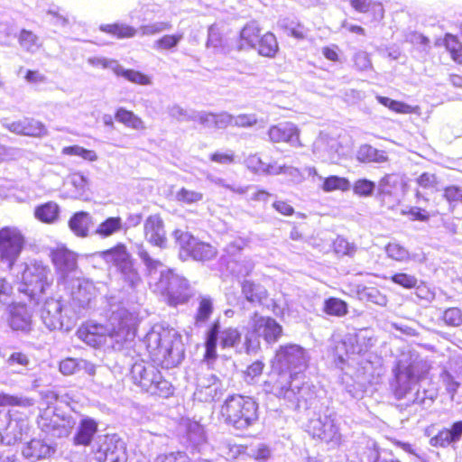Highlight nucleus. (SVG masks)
Returning a JSON list of instances; mask_svg holds the SVG:
<instances>
[{
    "label": "nucleus",
    "mask_w": 462,
    "mask_h": 462,
    "mask_svg": "<svg viewBox=\"0 0 462 462\" xmlns=\"http://www.w3.org/2000/svg\"><path fill=\"white\" fill-rule=\"evenodd\" d=\"M310 355L296 344L281 346L272 360V374L264 383V391L298 406L313 397L311 385L304 381Z\"/></svg>",
    "instance_id": "f257e3e1"
},
{
    "label": "nucleus",
    "mask_w": 462,
    "mask_h": 462,
    "mask_svg": "<svg viewBox=\"0 0 462 462\" xmlns=\"http://www.w3.org/2000/svg\"><path fill=\"white\" fill-rule=\"evenodd\" d=\"M138 321L135 310L119 307L112 310L106 325L87 322L77 330V336L96 348L121 350L134 338Z\"/></svg>",
    "instance_id": "f03ea898"
},
{
    "label": "nucleus",
    "mask_w": 462,
    "mask_h": 462,
    "mask_svg": "<svg viewBox=\"0 0 462 462\" xmlns=\"http://www.w3.org/2000/svg\"><path fill=\"white\" fill-rule=\"evenodd\" d=\"M138 256L146 267L149 284L154 291L167 297L171 306H177L188 301L190 297L187 281L166 268L162 262L150 256L143 245L138 248Z\"/></svg>",
    "instance_id": "7ed1b4c3"
},
{
    "label": "nucleus",
    "mask_w": 462,
    "mask_h": 462,
    "mask_svg": "<svg viewBox=\"0 0 462 462\" xmlns=\"http://www.w3.org/2000/svg\"><path fill=\"white\" fill-rule=\"evenodd\" d=\"M143 343L153 362L164 368L177 366L184 357L181 335L173 328L155 324L145 335Z\"/></svg>",
    "instance_id": "20e7f679"
},
{
    "label": "nucleus",
    "mask_w": 462,
    "mask_h": 462,
    "mask_svg": "<svg viewBox=\"0 0 462 462\" xmlns=\"http://www.w3.org/2000/svg\"><path fill=\"white\" fill-rule=\"evenodd\" d=\"M430 368L429 363L418 356L412 359L409 365H405L402 360H400L395 370V383L393 384L395 396L398 399H402L416 390L412 401L414 402H424V398L420 399L417 386L419 381L426 376Z\"/></svg>",
    "instance_id": "39448f33"
},
{
    "label": "nucleus",
    "mask_w": 462,
    "mask_h": 462,
    "mask_svg": "<svg viewBox=\"0 0 462 462\" xmlns=\"http://www.w3.org/2000/svg\"><path fill=\"white\" fill-rule=\"evenodd\" d=\"M224 420L237 430H245L258 420V404L249 396H228L220 411Z\"/></svg>",
    "instance_id": "423d86ee"
},
{
    "label": "nucleus",
    "mask_w": 462,
    "mask_h": 462,
    "mask_svg": "<svg viewBox=\"0 0 462 462\" xmlns=\"http://www.w3.org/2000/svg\"><path fill=\"white\" fill-rule=\"evenodd\" d=\"M131 376L134 384L151 394L168 397L173 393L170 382L163 379L160 371L149 362H135L131 369Z\"/></svg>",
    "instance_id": "0eeeda50"
},
{
    "label": "nucleus",
    "mask_w": 462,
    "mask_h": 462,
    "mask_svg": "<svg viewBox=\"0 0 462 462\" xmlns=\"http://www.w3.org/2000/svg\"><path fill=\"white\" fill-rule=\"evenodd\" d=\"M42 406H46L41 412L38 425L47 436L52 438H63L70 433L75 425V421L70 417L60 416L51 410V405L55 403L58 395L52 391H47L42 393Z\"/></svg>",
    "instance_id": "6e6552de"
},
{
    "label": "nucleus",
    "mask_w": 462,
    "mask_h": 462,
    "mask_svg": "<svg viewBox=\"0 0 462 462\" xmlns=\"http://www.w3.org/2000/svg\"><path fill=\"white\" fill-rule=\"evenodd\" d=\"M40 317L49 330H71L78 319V310L63 304L60 299L51 298L44 301Z\"/></svg>",
    "instance_id": "1a4fd4ad"
},
{
    "label": "nucleus",
    "mask_w": 462,
    "mask_h": 462,
    "mask_svg": "<svg viewBox=\"0 0 462 462\" xmlns=\"http://www.w3.org/2000/svg\"><path fill=\"white\" fill-rule=\"evenodd\" d=\"M20 292L28 295L31 299L39 300V297L49 288L53 278L50 268L41 261H30L25 263L21 276Z\"/></svg>",
    "instance_id": "9d476101"
},
{
    "label": "nucleus",
    "mask_w": 462,
    "mask_h": 462,
    "mask_svg": "<svg viewBox=\"0 0 462 462\" xmlns=\"http://www.w3.org/2000/svg\"><path fill=\"white\" fill-rule=\"evenodd\" d=\"M376 339L371 329L362 328L346 333L335 346V355L341 363L367 353L375 344Z\"/></svg>",
    "instance_id": "9b49d317"
},
{
    "label": "nucleus",
    "mask_w": 462,
    "mask_h": 462,
    "mask_svg": "<svg viewBox=\"0 0 462 462\" xmlns=\"http://www.w3.org/2000/svg\"><path fill=\"white\" fill-rule=\"evenodd\" d=\"M25 239L16 226H4L0 229V260L11 268L18 259Z\"/></svg>",
    "instance_id": "f8f14e48"
},
{
    "label": "nucleus",
    "mask_w": 462,
    "mask_h": 462,
    "mask_svg": "<svg viewBox=\"0 0 462 462\" xmlns=\"http://www.w3.org/2000/svg\"><path fill=\"white\" fill-rule=\"evenodd\" d=\"M29 431V422L25 417L14 411L5 413L0 411V441L5 445H14Z\"/></svg>",
    "instance_id": "ddd939ff"
},
{
    "label": "nucleus",
    "mask_w": 462,
    "mask_h": 462,
    "mask_svg": "<svg viewBox=\"0 0 462 462\" xmlns=\"http://www.w3.org/2000/svg\"><path fill=\"white\" fill-rule=\"evenodd\" d=\"M50 257L57 273L59 284L68 283L76 275L81 274L78 268L77 254L64 246L52 249Z\"/></svg>",
    "instance_id": "4468645a"
},
{
    "label": "nucleus",
    "mask_w": 462,
    "mask_h": 462,
    "mask_svg": "<svg viewBox=\"0 0 462 462\" xmlns=\"http://www.w3.org/2000/svg\"><path fill=\"white\" fill-rule=\"evenodd\" d=\"M240 333L236 328H226L220 330L218 321H216L207 333L205 358L209 361L217 356V345L222 348L234 347L240 342Z\"/></svg>",
    "instance_id": "2eb2a0df"
},
{
    "label": "nucleus",
    "mask_w": 462,
    "mask_h": 462,
    "mask_svg": "<svg viewBox=\"0 0 462 462\" xmlns=\"http://www.w3.org/2000/svg\"><path fill=\"white\" fill-rule=\"evenodd\" d=\"M94 457L97 462H126V445L116 435L104 436L98 439Z\"/></svg>",
    "instance_id": "dca6fc26"
},
{
    "label": "nucleus",
    "mask_w": 462,
    "mask_h": 462,
    "mask_svg": "<svg viewBox=\"0 0 462 462\" xmlns=\"http://www.w3.org/2000/svg\"><path fill=\"white\" fill-rule=\"evenodd\" d=\"M195 400L202 402H211L223 395V386L219 378L209 370L201 369L197 374Z\"/></svg>",
    "instance_id": "f3484780"
},
{
    "label": "nucleus",
    "mask_w": 462,
    "mask_h": 462,
    "mask_svg": "<svg viewBox=\"0 0 462 462\" xmlns=\"http://www.w3.org/2000/svg\"><path fill=\"white\" fill-rule=\"evenodd\" d=\"M173 236L180 249L195 260L208 261L217 254L215 247L198 240L189 232L177 229L174 231Z\"/></svg>",
    "instance_id": "a211bd4d"
},
{
    "label": "nucleus",
    "mask_w": 462,
    "mask_h": 462,
    "mask_svg": "<svg viewBox=\"0 0 462 462\" xmlns=\"http://www.w3.org/2000/svg\"><path fill=\"white\" fill-rule=\"evenodd\" d=\"M282 327L270 317L260 316L254 312L246 326V337H263L268 343H274L281 337Z\"/></svg>",
    "instance_id": "6ab92c4d"
},
{
    "label": "nucleus",
    "mask_w": 462,
    "mask_h": 462,
    "mask_svg": "<svg viewBox=\"0 0 462 462\" xmlns=\"http://www.w3.org/2000/svg\"><path fill=\"white\" fill-rule=\"evenodd\" d=\"M65 290H67L70 295L72 304V310H77L78 313L80 309L87 307L91 300L96 296V287L93 282L89 281L81 276V274L76 275L68 282L63 283Z\"/></svg>",
    "instance_id": "aec40b11"
},
{
    "label": "nucleus",
    "mask_w": 462,
    "mask_h": 462,
    "mask_svg": "<svg viewBox=\"0 0 462 462\" xmlns=\"http://www.w3.org/2000/svg\"><path fill=\"white\" fill-rule=\"evenodd\" d=\"M404 192L405 184L399 175L389 174L379 181V199L388 208H393L398 206L404 196Z\"/></svg>",
    "instance_id": "412c9836"
},
{
    "label": "nucleus",
    "mask_w": 462,
    "mask_h": 462,
    "mask_svg": "<svg viewBox=\"0 0 462 462\" xmlns=\"http://www.w3.org/2000/svg\"><path fill=\"white\" fill-rule=\"evenodd\" d=\"M309 430L313 437L333 445H337L341 439V435L336 423V415L333 412H326L316 419L310 420Z\"/></svg>",
    "instance_id": "4be33fe9"
},
{
    "label": "nucleus",
    "mask_w": 462,
    "mask_h": 462,
    "mask_svg": "<svg viewBox=\"0 0 462 462\" xmlns=\"http://www.w3.org/2000/svg\"><path fill=\"white\" fill-rule=\"evenodd\" d=\"M268 136L272 143H287L294 147L302 146L300 140V129L291 122H283L271 126L268 130Z\"/></svg>",
    "instance_id": "5701e85b"
},
{
    "label": "nucleus",
    "mask_w": 462,
    "mask_h": 462,
    "mask_svg": "<svg viewBox=\"0 0 462 462\" xmlns=\"http://www.w3.org/2000/svg\"><path fill=\"white\" fill-rule=\"evenodd\" d=\"M143 234L145 240L152 245L160 248L166 246V232L163 220L160 215H151L144 220Z\"/></svg>",
    "instance_id": "b1692460"
},
{
    "label": "nucleus",
    "mask_w": 462,
    "mask_h": 462,
    "mask_svg": "<svg viewBox=\"0 0 462 462\" xmlns=\"http://www.w3.org/2000/svg\"><path fill=\"white\" fill-rule=\"evenodd\" d=\"M188 119L198 122L206 128L225 129L232 124V115L226 112L214 114L206 111L192 112Z\"/></svg>",
    "instance_id": "393cba45"
},
{
    "label": "nucleus",
    "mask_w": 462,
    "mask_h": 462,
    "mask_svg": "<svg viewBox=\"0 0 462 462\" xmlns=\"http://www.w3.org/2000/svg\"><path fill=\"white\" fill-rule=\"evenodd\" d=\"M462 438V420L454 422L449 429L444 428L430 439V444L435 448L454 446Z\"/></svg>",
    "instance_id": "a878e982"
},
{
    "label": "nucleus",
    "mask_w": 462,
    "mask_h": 462,
    "mask_svg": "<svg viewBox=\"0 0 462 462\" xmlns=\"http://www.w3.org/2000/svg\"><path fill=\"white\" fill-rule=\"evenodd\" d=\"M9 325L14 330L27 332L32 326V314L24 304L10 305Z\"/></svg>",
    "instance_id": "bb28decb"
},
{
    "label": "nucleus",
    "mask_w": 462,
    "mask_h": 462,
    "mask_svg": "<svg viewBox=\"0 0 462 462\" xmlns=\"http://www.w3.org/2000/svg\"><path fill=\"white\" fill-rule=\"evenodd\" d=\"M56 447L42 439H32L23 448V455L32 460L45 458L51 456Z\"/></svg>",
    "instance_id": "cd10ccee"
},
{
    "label": "nucleus",
    "mask_w": 462,
    "mask_h": 462,
    "mask_svg": "<svg viewBox=\"0 0 462 462\" xmlns=\"http://www.w3.org/2000/svg\"><path fill=\"white\" fill-rule=\"evenodd\" d=\"M64 192V198L80 199L88 188V180L80 172H74L69 175Z\"/></svg>",
    "instance_id": "c85d7f7f"
},
{
    "label": "nucleus",
    "mask_w": 462,
    "mask_h": 462,
    "mask_svg": "<svg viewBox=\"0 0 462 462\" xmlns=\"http://www.w3.org/2000/svg\"><path fill=\"white\" fill-rule=\"evenodd\" d=\"M60 371L64 375H71L84 371L88 375L96 374V365L85 359L65 358L60 363Z\"/></svg>",
    "instance_id": "c756f323"
},
{
    "label": "nucleus",
    "mask_w": 462,
    "mask_h": 462,
    "mask_svg": "<svg viewBox=\"0 0 462 462\" xmlns=\"http://www.w3.org/2000/svg\"><path fill=\"white\" fill-rule=\"evenodd\" d=\"M312 152L321 162H331L335 159V141L327 135H319L313 143Z\"/></svg>",
    "instance_id": "7c9ffc66"
},
{
    "label": "nucleus",
    "mask_w": 462,
    "mask_h": 462,
    "mask_svg": "<svg viewBox=\"0 0 462 462\" xmlns=\"http://www.w3.org/2000/svg\"><path fill=\"white\" fill-rule=\"evenodd\" d=\"M102 258L108 263L115 264L120 270H125L131 263L130 254L125 245L119 244L114 248L101 252Z\"/></svg>",
    "instance_id": "2f4dec72"
},
{
    "label": "nucleus",
    "mask_w": 462,
    "mask_h": 462,
    "mask_svg": "<svg viewBox=\"0 0 462 462\" xmlns=\"http://www.w3.org/2000/svg\"><path fill=\"white\" fill-rule=\"evenodd\" d=\"M92 217L88 212L75 213L69 221V229L79 237H87L89 233Z\"/></svg>",
    "instance_id": "473e14b6"
},
{
    "label": "nucleus",
    "mask_w": 462,
    "mask_h": 462,
    "mask_svg": "<svg viewBox=\"0 0 462 462\" xmlns=\"http://www.w3.org/2000/svg\"><path fill=\"white\" fill-rule=\"evenodd\" d=\"M384 251L388 258L396 262L408 263L410 261H416V254H411L406 247L395 241L387 244ZM423 260L424 257L417 259L419 262Z\"/></svg>",
    "instance_id": "72a5a7b5"
},
{
    "label": "nucleus",
    "mask_w": 462,
    "mask_h": 462,
    "mask_svg": "<svg viewBox=\"0 0 462 462\" xmlns=\"http://www.w3.org/2000/svg\"><path fill=\"white\" fill-rule=\"evenodd\" d=\"M125 225L120 217H109L96 228L95 234L101 238H107L124 231Z\"/></svg>",
    "instance_id": "f704fd0d"
},
{
    "label": "nucleus",
    "mask_w": 462,
    "mask_h": 462,
    "mask_svg": "<svg viewBox=\"0 0 462 462\" xmlns=\"http://www.w3.org/2000/svg\"><path fill=\"white\" fill-rule=\"evenodd\" d=\"M319 180L321 182L319 187L324 192H333L336 190H339L342 192L348 191L351 189L350 181L344 177H339L337 175H331L327 178L322 176H319Z\"/></svg>",
    "instance_id": "c9c22d12"
},
{
    "label": "nucleus",
    "mask_w": 462,
    "mask_h": 462,
    "mask_svg": "<svg viewBox=\"0 0 462 462\" xmlns=\"http://www.w3.org/2000/svg\"><path fill=\"white\" fill-rule=\"evenodd\" d=\"M97 430V422L89 418H85L80 421L79 430L74 438V441L77 445H88L95 433Z\"/></svg>",
    "instance_id": "e433bc0d"
},
{
    "label": "nucleus",
    "mask_w": 462,
    "mask_h": 462,
    "mask_svg": "<svg viewBox=\"0 0 462 462\" xmlns=\"http://www.w3.org/2000/svg\"><path fill=\"white\" fill-rule=\"evenodd\" d=\"M241 287L242 293L246 300L253 304H261L267 297V291L264 287L251 281H244Z\"/></svg>",
    "instance_id": "4c0bfd02"
},
{
    "label": "nucleus",
    "mask_w": 462,
    "mask_h": 462,
    "mask_svg": "<svg viewBox=\"0 0 462 462\" xmlns=\"http://www.w3.org/2000/svg\"><path fill=\"white\" fill-rule=\"evenodd\" d=\"M181 427L184 428L188 440L193 446H199L206 441V433L202 425L189 419L183 420Z\"/></svg>",
    "instance_id": "58836bf2"
},
{
    "label": "nucleus",
    "mask_w": 462,
    "mask_h": 462,
    "mask_svg": "<svg viewBox=\"0 0 462 462\" xmlns=\"http://www.w3.org/2000/svg\"><path fill=\"white\" fill-rule=\"evenodd\" d=\"M35 217L47 224L55 223L59 219L60 207L57 203L50 201L35 208Z\"/></svg>",
    "instance_id": "ea45409f"
},
{
    "label": "nucleus",
    "mask_w": 462,
    "mask_h": 462,
    "mask_svg": "<svg viewBox=\"0 0 462 462\" xmlns=\"http://www.w3.org/2000/svg\"><path fill=\"white\" fill-rule=\"evenodd\" d=\"M260 32L261 29L256 22L253 21L246 23L240 32V47L248 46L256 49Z\"/></svg>",
    "instance_id": "a19ab883"
},
{
    "label": "nucleus",
    "mask_w": 462,
    "mask_h": 462,
    "mask_svg": "<svg viewBox=\"0 0 462 462\" xmlns=\"http://www.w3.org/2000/svg\"><path fill=\"white\" fill-rule=\"evenodd\" d=\"M115 118L119 123H122L126 127L134 130H144L145 125L141 117L136 116L134 112L120 107L116 110Z\"/></svg>",
    "instance_id": "79ce46f5"
},
{
    "label": "nucleus",
    "mask_w": 462,
    "mask_h": 462,
    "mask_svg": "<svg viewBox=\"0 0 462 462\" xmlns=\"http://www.w3.org/2000/svg\"><path fill=\"white\" fill-rule=\"evenodd\" d=\"M256 48L260 55L268 58L274 57L279 50L275 35L272 32L263 34L259 38Z\"/></svg>",
    "instance_id": "37998d69"
},
{
    "label": "nucleus",
    "mask_w": 462,
    "mask_h": 462,
    "mask_svg": "<svg viewBox=\"0 0 462 462\" xmlns=\"http://www.w3.org/2000/svg\"><path fill=\"white\" fill-rule=\"evenodd\" d=\"M214 303L211 297L208 295L199 296V306L195 316L197 326L205 324L213 313Z\"/></svg>",
    "instance_id": "c03bdc74"
},
{
    "label": "nucleus",
    "mask_w": 462,
    "mask_h": 462,
    "mask_svg": "<svg viewBox=\"0 0 462 462\" xmlns=\"http://www.w3.org/2000/svg\"><path fill=\"white\" fill-rule=\"evenodd\" d=\"M458 369L459 370L444 371L440 376L446 390L451 395V398L454 397L462 382V366L459 365Z\"/></svg>",
    "instance_id": "a18cd8bd"
},
{
    "label": "nucleus",
    "mask_w": 462,
    "mask_h": 462,
    "mask_svg": "<svg viewBox=\"0 0 462 462\" xmlns=\"http://www.w3.org/2000/svg\"><path fill=\"white\" fill-rule=\"evenodd\" d=\"M100 30L119 39L132 38L135 36L138 32L137 29L126 23L106 24L102 25Z\"/></svg>",
    "instance_id": "49530a36"
},
{
    "label": "nucleus",
    "mask_w": 462,
    "mask_h": 462,
    "mask_svg": "<svg viewBox=\"0 0 462 462\" xmlns=\"http://www.w3.org/2000/svg\"><path fill=\"white\" fill-rule=\"evenodd\" d=\"M183 32L165 34L153 42L152 48L156 51H174L183 40Z\"/></svg>",
    "instance_id": "de8ad7c7"
},
{
    "label": "nucleus",
    "mask_w": 462,
    "mask_h": 462,
    "mask_svg": "<svg viewBox=\"0 0 462 462\" xmlns=\"http://www.w3.org/2000/svg\"><path fill=\"white\" fill-rule=\"evenodd\" d=\"M376 99L381 105L398 114H413L417 113L419 110L418 106H411L406 103L393 100L386 97L376 96Z\"/></svg>",
    "instance_id": "09e8293b"
},
{
    "label": "nucleus",
    "mask_w": 462,
    "mask_h": 462,
    "mask_svg": "<svg viewBox=\"0 0 462 462\" xmlns=\"http://www.w3.org/2000/svg\"><path fill=\"white\" fill-rule=\"evenodd\" d=\"M18 41L23 49L32 53L36 52L42 46L38 36L25 29L20 32Z\"/></svg>",
    "instance_id": "8fccbe9b"
},
{
    "label": "nucleus",
    "mask_w": 462,
    "mask_h": 462,
    "mask_svg": "<svg viewBox=\"0 0 462 462\" xmlns=\"http://www.w3.org/2000/svg\"><path fill=\"white\" fill-rule=\"evenodd\" d=\"M116 75L122 76L128 81L137 85L149 86L152 84V79L148 75L138 70L124 69L121 65L119 66Z\"/></svg>",
    "instance_id": "3c124183"
},
{
    "label": "nucleus",
    "mask_w": 462,
    "mask_h": 462,
    "mask_svg": "<svg viewBox=\"0 0 462 462\" xmlns=\"http://www.w3.org/2000/svg\"><path fill=\"white\" fill-rule=\"evenodd\" d=\"M358 295L361 300L370 301L379 306H385L388 301L387 297L374 287H364L358 291Z\"/></svg>",
    "instance_id": "603ef678"
},
{
    "label": "nucleus",
    "mask_w": 462,
    "mask_h": 462,
    "mask_svg": "<svg viewBox=\"0 0 462 462\" xmlns=\"http://www.w3.org/2000/svg\"><path fill=\"white\" fill-rule=\"evenodd\" d=\"M23 135L41 137L47 134V128L45 125L33 118L23 119Z\"/></svg>",
    "instance_id": "864d4df0"
},
{
    "label": "nucleus",
    "mask_w": 462,
    "mask_h": 462,
    "mask_svg": "<svg viewBox=\"0 0 462 462\" xmlns=\"http://www.w3.org/2000/svg\"><path fill=\"white\" fill-rule=\"evenodd\" d=\"M14 291L12 283L0 277V310L14 303Z\"/></svg>",
    "instance_id": "5fc2aeb1"
},
{
    "label": "nucleus",
    "mask_w": 462,
    "mask_h": 462,
    "mask_svg": "<svg viewBox=\"0 0 462 462\" xmlns=\"http://www.w3.org/2000/svg\"><path fill=\"white\" fill-rule=\"evenodd\" d=\"M324 310L328 315L344 316L347 312L345 301L337 298H329L325 301Z\"/></svg>",
    "instance_id": "6e6d98bb"
},
{
    "label": "nucleus",
    "mask_w": 462,
    "mask_h": 462,
    "mask_svg": "<svg viewBox=\"0 0 462 462\" xmlns=\"http://www.w3.org/2000/svg\"><path fill=\"white\" fill-rule=\"evenodd\" d=\"M175 199L178 202L189 205L201 201L203 194L187 188H181L176 192Z\"/></svg>",
    "instance_id": "4d7b16f0"
},
{
    "label": "nucleus",
    "mask_w": 462,
    "mask_h": 462,
    "mask_svg": "<svg viewBox=\"0 0 462 462\" xmlns=\"http://www.w3.org/2000/svg\"><path fill=\"white\" fill-rule=\"evenodd\" d=\"M444 43L452 59L457 62H462V44L457 37L452 34H446Z\"/></svg>",
    "instance_id": "13d9d810"
},
{
    "label": "nucleus",
    "mask_w": 462,
    "mask_h": 462,
    "mask_svg": "<svg viewBox=\"0 0 462 462\" xmlns=\"http://www.w3.org/2000/svg\"><path fill=\"white\" fill-rule=\"evenodd\" d=\"M62 153L66 155L79 156L88 162H95L97 160V155L95 151L88 150L79 145L66 146L62 149Z\"/></svg>",
    "instance_id": "bf43d9fd"
},
{
    "label": "nucleus",
    "mask_w": 462,
    "mask_h": 462,
    "mask_svg": "<svg viewBox=\"0 0 462 462\" xmlns=\"http://www.w3.org/2000/svg\"><path fill=\"white\" fill-rule=\"evenodd\" d=\"M62 153L66 155L79 156L88 162H95L97 160V155L95 151L88 150L79 145L66 146L62 149Z\"/></svg>",
    "instance_id": "052dcab7"
},
{
    "label": "nucleus",
    "mask_w": 462,
    "mask_h": 462,
    "mask_svg": "<svg viewBox=\"0 0 462 462\" xmlns=\"http://www.w3.org/2000/svg\"><path fill=\"white\" fill-rule=\"evenodd\" d=\"M171 27L172 25L170 22H155L142 25L139 28V32L142 36H151L171 30Z\"/></svg>",
    "instance_id": "680f3d73"
},
{
    "label": "nucleus",
    "mask_w": 462,
    "mask_h": 462,
    "mask_svg": "<svg viewBox=\"0 0 462 462\" xmlns=\"http://www.w3.org/2000/svg\"><path fill=\"white\" fill-rule=\"evenodd\" d=\"M33 403L34 402L32 399L13 396L0 392V406L17 405L30 407L32 406Z\"/></svg>",
    "instance_id": "e2e57ef3"
},
{
    "label": "nucleus",
    "mask_w": 462,
    "mask_h": 462,
    "mask_svg": "<svg viewBox=\"0 0 462 462\" xmlns=\"http://www.w3.org/2000/svg\"><path fill=\"white\" fill-rule=\"evenodd\" d=\"M247 454L257 461L265 462L271 457L272 450L267 445L260 443L250 448Z\"/></svg>",
    "instance_id": "0e129e2a"
},
{
    "label": "nucleus",
    "mask_w": 462,
    "mask_h": 462,
    "mask_svg": "<svg viewBox=\"0 0 462 462\" xmlns=\"http://www.w3.org/2000/svg\"><path fill=\"white\" fill-rule=\"evenodd\" d=\"M375 189L374 182L366 179H360L354 183V193L360 197L371 196Z\"/></svg>",
    "instance_id": "69168bd1"
},
{
    "label": "nucleus",
    "mask_w": 462,
    "mask_h": 462,
    "mask_svg": "<svg viewBox=\"0 0 462 462\" xmlns=\"http://www.w3.org/2000/svg\"><path fill=\"white\" fill-rule=\"evenodd\" d=\"M245 163L250 171L255 174H263L265 162L257 153L250 154L247 156V158L245 160Z\"/></svg>",
    "instance_id": "338daca9"
},
{
    "label": "nucleus",
    "mask_w": 462,
    "mask_h": 462,
    "mask_svg": "<svg viewBox=\"0 0 462 462\" xmlns=\"http://www.w3.org/2000/svg\"><path fill=\"white\" fill-rule=\"evenodd\" d=\"M391 281L403 288L411 289L417 286V279L413 275L400 273L393 275Z\"/></svg>",
    "instance_id": "774afa93"
}]
</instances>
